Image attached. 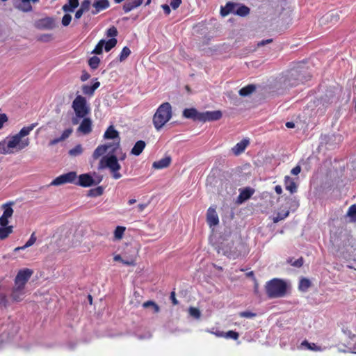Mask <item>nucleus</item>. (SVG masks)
Wrapping results in <instances>:
<instances>
[{
  "instance_id": "f257e3e1",
  "label": "nucleus",
  "mask_w": 356,
  "mask_h": 356,
  "mask_svg": "<svg viewBox=\"0 0 356 356\" xmlns=\"http://www.w3.org/2000/svg\"><path fill=\"white\" fill-rule=\"evenodd\" d=\"M310 78L311 76L305 67L298 66L286 72L282 77L281 83L287 89L303 83Z\"/></svg>"
},
{
  "instance_id": "f03ea898",
  "label": "nucleus",
  "mask_w": 356,
  "mask_h": 356,
  "mask_svg": "<svg viewBox=\"0 0 356 356\" xmlns=\"http://www.w3.org/2000/svg\"><path fill=\"white\" fill-rule=\"evenodd\" d=\"M289 288L287 283L279 278H273L267 282L265 285L266 292L269 298L284 297Z\"/></svg>"
},
{
  "instance_id": "7ed1b4c3",
  "label": "nucleus",
  "mask_w": 356,
  "mask_h": 356,
  "mask_svg": "<svg viewBox=\"0 0 356 356\" xmlns=\"http://www.w3.org/2000/svg\"><path fill=\"white\" fill-rule=\"evenodd\" d=\"M172 118V106L170 103L164 102L157 108L153 116L155 129L159 131Z\"/></svg>"
},
{
  "instance_id": "20e7f679",
  "label": "nucleus",
  "mask_w": 356,
  "mask_h": 356,
  "mask_svg": "<svg viewBox=\"0 0 356 356\" xmlns=\"http://www.w3.org/2000/svg\"><path fill=\"white\" fill-rule=\"evenodd\" d=\"M108 168L110 169L111 172L113 173V177L115 179H118L121 178L122 175L118 172V170L121 168V165L118 163V159L117 156H104L98 165V169H104Z\"/></svg>"
},
{
  "instance_id": "39448f33",
  "label": "nucleus",
  "mask_w": 356,
  "mask_h": 356,
  "mask_svg": "<svg viewBox=\"0 0 356 356\" xmlns=\"http://www.w3.org/2000/svg\"><path fill=\"white\" fill-rule=\"evenodd\" d=\"M72 107L78 117H86L90 111V108L87 104L86 99L81 96L77 95L72 102Z\"/></svg>"
},
{
  "instance_id": "423d86ee",
  "label": "nucleus",
  "mask_w": 356,
  "mask_h": 356,
  "mask_svg": "<svg viewBox=\"0 0 356 356\" xmlns=\"http://www.w3.org/2000/svg\"><path fill=\"white\" fill-rule=\"evenodd\" d=\"M77 178L76 172L71 171L65 174H63L55 178L51 183V186H60L65 184H74Z\"/></svg>"
},
{
  "instance_id": "0eeeda50",
  "label": "nucleus",
  "mask_w": 356,
  "mask_h": 356,
  "mask_svg": "<svg viewBox=\"0 0 356 356\" xmlns=\"http://www.w3.org/2000/svg\"><path fill=\"white\" fill-rule=\"evenodd\" d=\"M32 274L33 270L29 268L20 270L17 273L15 279V286H19L20 288H24L26 283L28 282Z\"/></svg>"
},
{
  "instance_id": "6e6552de",
  "label": "nucleus",
  "mask_w": 356,
  "mask_h": 356,
  "mask_svg": "<svg viewBox=\"0 0 356 356\" xmlns=\"http://www.w3.org/2000/svg\"><path fill=\"white\" fill-rule=\"evenodd\" d=\"M8 147L13 148H17L18 150L23 149L29 145V138L22 140V138L17 134L11 136L8 141Z\"/></svg>"
},
{
  "instance_id": "1a4fd4ad",
  "label": "nucleus",
  "mask_w": 356,
  "mask_h": 356,
  "mask_svg": "<svg viewBox=\"0 0 356 356\" xmlns=\"http://www.w3.org/2000/svg\"><path fill=\"white\" fill-rule=\"evenodd\" d=\"M56 26L55 19L50 17L40 19L35 22V27L40 30H52Z\"/></svg>"
},
{
  "instance_id": "9d476101",
  "label": "nucleus",
  "mask_w": 356,
  "mask_h": 356,
  "mask_svg": "<svg viewBox=\"0 0 356 356\" xmlns=\"http://www.w3.org/2000/svg\"><path fill=\"white\" fill-rule=\"evenodd\" d=\"M222 116L220 111L200 112L199 115V122H213L220 120Z\"/></svg>"
},
{
  "instance_id": "9b49d317",
  "label": "nucleus",
  "mask_w": 356,
  "mask_h": 356,
  "mask_svg": "<svg viewBox=\"0 0 356 356\" xmlns=\"http://www.w3.org/2000/svg\"><path fill=\"white\" fill-rule=\"evenodd\" d=\"M220 249L222 250L223 254L228 257L235 258L239 254L238 252L236 250V248L234 247V241L232 239L226 243H221Z\"/></svg>"
},
{
  "instance_id": "f8f14e48",
  "label": "nucleus",
  "mask_w": 356,
  "mask_h": 356,
  "mask_svg": "<svg viewBox=\"0 0 356 356\" xmlns=\"http://www.w3.org/2000/svg\"><path fill=\"white\" fill-rule=\"evenodd\" d=\"M38 1L39 0H15L14 7L24 13H29L33 10L31 2L37 3Z\"/></svg>"
},
{
  "instance_id": "ddd939ff",
  "label": "nucleus",
  "mask_w": 356,
  "mask_h": 356,
  "mask_svg": "<svg viewBox=\"0 0 356 356\" xmlns=\"http://www.w3.org/2000/svg\"><path fill=\"white\" fill-rule=\"evenodd\" d=\"M94 183L93 177L89 173H84L76 178L75 184L86 188L94 186Z\"/></svg>"
},
{
  "instance_id": "4468645a",
  "label": "nucleus",
  "mask_w": 356,
  "mask_h": 356,
  "mask_svg": "<svg viewBox=\"0 0 356 356\" xmlns=\"http://www.w3.org/2000/svg\"><path fill=\"white\" fill-rule=\"evenodd\" d=\"M207 222L210 227H215L219 223V218L216 209L212 207H209L207 210Z\"/></svg>"
},
{
  "instance_id": "2eb2a0df",
  "label": "nucleus",
  "mask_w": 356,
  "mask_h": 356,
  "mask_svg": "<svg viewBox=\"0 0 356 356\" xmlns=\"http://www.w3.org/2000/svg\"><path fill=\"white\" fill-rule=\"evenodd\" d=\"M254 190L250 187H246L240 190V193L237 197L236 202L238 204H242L244 202L249 200L251 196L254 194Z\"/></svg>"
},
{
  "instance_id": "dca6fc26",
  "label": "nucleus",
  "mask_w": 356,
  "mask_h": 356,
  "mask_svg": "<svg viewBox=\"0 0 356 356\" xmlns=\"http://www.w3.org/2000/svg\"><path fill=\"white\" fill-rule=\"evenodd\" d=\"M77 131L84 135H88L92 131V120L89 118L84 117L79 127L77 129Z\"/></svg>"
},
{
  "instance_id": "f3484780",
  "label": "nucleus",
  "mask_w": 356,
  "mask_h": 356,
  "mask_svg": "<svg viewBox=\"0 0 356 356\" xmlns=\"http://www.w3.org/2000/svg\"><path fill=\"white\" fill-rule=\"evenodd\" d=\"M340 16L339 12L337 10H332L326 13L322 18L323 22L330 23L335 24L339 21Z\"/></svg>"
},
{
  "instance_id": "a211bd4d",
  "label": "nucleus",
  "mask_w": 356,
  "mask_h": 356,
  "mask_svg": "<svg viewBox=\"0 0 356 356\" xmlns=\"http://www.w3.org/2000/svg\"><path fill=\"white\" fill-rule=\"evenodd\" d=\"M100 86V83L97 81V79L93 80V83L91 86L83 85L81 87L82 92L84 95L88 96H92L95 90H97Z\"/></svg>"
},
{
  "instance_id": "6ab92c4d",
  "label": "nucleus",
  "mask_w": 356,
  "mask_h": 356,
  "mask_svg": "<svg viewBox=\"0 0 356 356\" xmlns=\"http://www.w3.org/2000/svg\"><path fill=\"white\" fill-rule=\"evenodd\" d=\"M338 99L336 95L335 91L332 89H328L326 90L325 95L321 97V101L323 104H330Z\"/></svg>"
},
{
  "instance_id": "aec40b11",
  "label": "nucleus",
  "mask_w": 356,
  "mask_h": 356,
  "mask_svg": "<svg viewBox=\"0 0 356 356\" xmlns=\"http://www.w3.org/2000/svg\"><path fill=\"white\" fill-rule=\"evenodd\" d=\"M238 3L229 1L226 3L225 7H222L220 10V14L222 16L225 17L229 15V13H233L235 15V11L237 8Z\"/></svg>"
},
{
  "instance_id": "412c9836",
  "label": "nucleus",
  "mask_w": 356,
  "mask_h": 356,
  "mask_svg": "<svg viewBox=\"0 0 356 356\" xmlns=\"http://www.w3.org/2000/svg\"><path fill=\"white\" fill-rule=\"evenodd\" d=\"M72 131H73V129L72 128L65 129L63 132V134H61V136L60 137L56 138L50 140L49 143V146H53V145L58 144L60 142L64 141L65 140H66L67 138H68L70 137V136L72 134Z\"/></svg>"
},
{
  "instance_id": "4be33fe9",
  "label": "nucleus",
  "mask_w": 356,
  "mask_h": 356,
  "mask_svg": "<svg viewBox=\"0 0 356 356\" xmlns=\"http://www.w3.org/2000/svg\"><path fill=\"white\" fill-rule=\"evenodd\" d=\"M250 141L247 138H244L238 143L233 148L232 151L235 155H239L242 152H243L248 145Z\"/></svg>"
},
{
  "instance_id": "5701e85b",
  "label": "nucleus",
  "mask_w": 356,
  "mask_h": 356,
  "mask_svg": "<svg viewBox=\"0 0 356 356\" xmlns=\"http://www.w3.org/2000/svg\"><path fill=\"white\" fill-rule=\"evenodd\" d=\"M200 112H198L197 109L194 108H185L183 111V116L187 119H192L194 121H199V115Z\"/></svg>"
},
{
  "instance_id": "b1692460",
  "label": "nucleus",
  "mask_w": 356,
  "mask_h": 356,
  "mask_svg": "<svg viewBox=\"0 0 356 356\" xmlns=\"http://www.w3.org/2000/svg\"><path fill=\"white\" fill-rule=\"evenodd\" d=\"M109 6L110 3L108 0H98L93 3V7L95 8V10H92V14L96 15L99 11L108 8Z\"/></svg>"
},
{
  "instance_id": "393cba45",
  "label": "nucleus",
  "mask_w": 356,
  "mask_h": 356,
  "mask_svg": "<svg viewBox=\"0 0 356 356\" xmlns=\"http://www.w3.org/2000/svg\"><path fill=\"white\" fill-rule=\"evenodd\" d=\"M104 138L105 139H118V140L120 141L119 132L116 129H115L114 127L112 125L108 127V129H106L104 134Z\"/></svg>"
},
{
  "instance_id": "a878e982",
  "label": "nucleus",
  "mask_w": 356,
  "mask_h": 356,
  "mask_svg": "<svg viewBox=\"0 0 356 356\" xmlns=\"http://www.w3.org/2000/svg\"><path fill=\"white\" fill-rule=\"evenodd\" d=\"M284 186L286 189L290 191L291 194L296 193L298 188L297 184L289 175L284 177Z\"/></svg>"
},
{
  "instance_id": "bb28decb",
  "label": "nucleus",
  "mask_w": 356,
  "mask_h": 356,
  "mask_svg": "<svg viewBox=\"0 0 356 356\" xmlns=\"http://www.w3.org/2000/svg\"><path fill=\"white\" fill-rule=\"evenodd\" d=\"M171 163V157L165 156L157 161H154L152 164V168L155 169H163L170 165Z\"/></svg>"
},
{
  "instance_id": "cd10ccee",
  "label": "nucleus",
  "mask_w": 356,
  "mask_h": 356,
  "mask_svg": "<svg viewBox=\"0 0 356 356\" xmlns=\"http://www.w3.org/2000/svg\"><path fill=\"white\" fill-rule=\"evenodd\" d=\"M111 148V145L106 144L99 145L93 152L92 157L94 159H97L101 156L104 155Z\"/></svg>"
},
{
  "instance_id": "c85d7f7f",
  "label": "nucleus",
  "mask_w": 356,
  "mask_h": 356,
  "mask_svg": "<svg viewBox=\"0 0 356 356\" xmlns=\"http://www.w3.org/2000/svg\"><path fill=\"white\" fill-rule=\"evenodd\" d=\"M145 145L146 143L145 141L141 140L137 141L131 149V154L135 156H139L145 149Z\"/></svg>"
},
{
  "instance_id": "c756f323",
  "label": "nucleus",
  "mask_w": 356,
  "mask_h": 356,
  "mask_svg": "<svg viewBox=\"0 0 356 356\" xmlns=\"http://www.w3.org/2000/svg\"><path fill=\"white\" fill-rule=\"evenodd\" d=\"M24 288H20L19 286H15L14 287L11 297L12 299L15 302H19L22 300L23 296H24Z\"/></svg>"
},
{
  "instance_id": "7c9ffc66",
  "label": "nucleus",
  "mask_w": 356,
  "mask_h": 356,
  "mask_svg": "<svg viewBox=\"0 0 356 356\" xmlns=\"http://www.w3.org/2000/svg\"><path fill=\"white\" fill-rule=\"evenodd\" d=\"M256 90L254 84H249L239 90L238 94L242 97H247L251 95Z\"/></svg>"
},
{
  "instance_id": "2f4dec72",
  "label": "nucleus",
  "mask_w": 356,
  "mask_h": 356,
  "mask_svg": "<svg viewBox=\"0 0 356 356\" xmlns=\"http://www.w3.org/2000/svg\"><path fill=\"white\" fill-rule=\"evenodd\" d=\"M250 11V10L248 6L243 4L238 3L237 8L235 11V15L240 17H245L249 15Z\"/></svg>"
},
{
  "instance_id": "473e14b6",
  "label": "nucleus",
  "mask_w": 356,
  "mask_h": 356,
  "mask_svg": "<svg viewBox=\"0 0 356 356\" xmlns=\"http://www.w3.org/2000/svg\"><path fill=\"white\" fill-rule=\"evenodd\" d=\"M69 3L63 6L64 12H73L76 8L79 6V0H68Z\"/></svg>"
},
{
  "instance_id": "72a5a7b5",
  "label": "nucleus",
  "mask_w": 356,
  "mask_h": 356,
  "mask_svg": "<svg viewBox=\"0 0 356 356\" xmlns=\"http://www.w3.org/2000/svg\"><path fill=\"white\" fill-rule=\"evenodd\" d=\"M108 145H111V148L108 149L109 152L106 156H116L115 154H118L119 151H121L120 148V141L118 140L116 143H108Z\"/></svg>"
},
{
  "instance_id": "f704fd0d",
  "label": "nucleus",
  "mask_w": 356,
  "mask_h": 356,
  "mask_svg": "<svg viewBox=\"0 0 356 356\" xmlns=\"http://www.w3.org/2000/svg\"><path fill=\"white\" fill-rule=\"evenodd\" d=\"M143 307L146 309H150L154 314L159 313L160 311L159 306L152 300H148L143 304Z\"/></svg>"
},
{
  "instance_id": "c9c22d12",
  "label": "nucleus",
  "mask_w": 356,
  "mask_h": 356,
  "mask_svg": "<svg viewBox=\"0 0 356 356\" xmlns=\"http://www.w3.org/2000/svg\"><path fill=\"white\" fill-rule=\"evenodd\" d=\"M13 204H14V202H10L8 203L3 204V208L4 209V210H3V213L1 216H3L8 218L12 217L13 212H14L13 208L11 207V206Z\"/></svg>"
},
{
  "instance_id": "e433bc0d",
  "label": "nucleus",
  "mask_w": 356,
  "mask_h": 356,
  "mask_svg": "<svg viewBox=\"0 0 356 356\" xmlns=\"http://www.w3.org/2000/svg\"><path fill=\"white\" fill-rule=\"evenodd\" d=\"M38 123H33L27 127H24L17 134L22 138L28 136L30 132L37 126Z\"/></svg>"
},
{
  "instance_id": "4c0bfd02",
  "label": "nucleus",
  "mask_w": 356,
  "mask_h": 356,
  "mask_svg": "<svg viewBox=\"0 0 356 356\" xmlns=\"http://www.w3.org/2000/svg\"><path fill=\"white\" fill-rule=\"evenodd\" d=\"M312 283L307 278H302L299 283V290L301 291H306L311 286Z\"/></svg>"
},
{
  "instance_id": "58836bf2",
  "label": "nucleus",
  "mask_w": 356,
  "mask_h": 356,
  "mask_svg": "<svg viewBox=\"0 0 356 356\" xmlns=\"http://www.w3.org/2000/svg\"><path fill=\"white\" fill-rule=\"evenodd\" d=\"M104 188L102 186H97L92 188L88 191V196L89 197H98L103 194Z\"/></svg>"
},
{
  "instance_id": "ea45409f",
  "label": "nucleus",
  "mask_w": 356,
  "mask_h": 356,
  "mask_svg": "<svg viewBox=\"0 0 356 356\" xmlns=\"http://www.w3.org/2000/svg\"><path fill=\"white\" fill-rule=\"evenodd\" d=\"M83 147L81 144L76 145L74 147L69 150V155L71 156H77L83 153Z\"/></svg>"
},
{
  "instance_id": "a19ab883",
  "label": "nucleus",
  "mask_w": 356,
  "mask_h": 356,
  "mask_svg": "<svg viewBox=\"0 0 356 356\" xmlns=\"http://www.w3.org/2000/svg\"><path fill=\"white\" fill-rule=\"evenodd\" d=\"M11 147H8V143L6 142V140H2L0 142V154H8L13 153L11 150Z\"/></svg>"
},
{
  "instance_id": "79ce46f5",
  "label": "nucleus",
  "mask_w": 356,
  "mask_h": 356,
  "mask_svg": "<svg viewBox=\"0 0 356 356\" xmlns=\"http://www.w3.org/2000/svg\"><path fill=\"white\" fill-rule=\"evenodd\" d=\"M117 42H118L117 39H115L114 38H111L107 41L105 40V43H104V48L105 51L108 52L110 50H111L113 47H115V45L117 44Z\"/></svg>"
},
{
  "instance_id": "37998d69",
  "label": "nucleus",
  "mask_w": 356,
  "mask_h": 356,
  "mask_svg": "<svg viewBox=\"0 0 356 356\" xmlns=\"http://www.w3.org/2000/svg\"><path fill=\"white\" fill-rule=\"evenodd\" d=\"M100 63V59L97 56H94L88 60V65L90 67L92 70H96L98 68Z\"/></svg>"
},
{
  "instance_id": "c03bdc74",
  "label": "nucleus",
  "mask_w": 356,
  "mask_h": 356,
  "mask_svg": "<svg viewBox=\"0 0 356 356\" xmlns=\"http://www.w3.org/2000/svg\"><path fill=\"white\" fill-rule=\"evenodd\" d=\"M104 43H105V40L102 39L99 40V42L97 44L95 49L92 50V54H102L103 52Z\"/></svg>"
},
{
  "instance_id": "a18cd8bd",
  "label": "nucleus",
  "mask_w": 356,
  "mask_h": 356,
  "mask_svg": "<svg viewBox=\"0 0 356 356\" xmlns=\"http://www.w3.org/2000/svg\"><path fill=\"white\" fill-rule=\"evenodd\" d=\"M130 54L131 50L129 49V48L127 47H124L119 56V60L120 62L125 60Z\"/></svg>"
},
{
  "instance_id": "49530a36",
  "label": "nucleus",
  "mask_w": 356,
  "mask_h": 356,
  "mask_svg": "<svg viewBox=\"0 0 356 356\" xmlns=\"http://www.w3.org/2000/svg\"><path fill=\"white\" fill-rule=\"evenodd\" d=\"M124 231H125V227H121V226H118L114 232L115 238L117 239H121Z\"/></svg>"
},
{
  "instance_id": "de8ad7c7",
  "label": "nucleus",
  "mask_w": 356,
  "mask_h": 356,
  "mask_svg": "<svg viewBox=\"0 0 356 356\" xmlns=\"http://www.w3.org/2000/svg\"><path fill=\"white\" fill-rule=\"evenodd\" d=\"M138 6L135 4L134 1L133 2H126L123 5V10L125 13H129L133 9L137 8Z\"/></svg>"
},
{
  "instance_id": "09e8293b",
  "label": "nucleus",
  "mask_w": 356,
  "mask_h": 356,
  "mask_svg": "<svg viewBox=\"0 0 356 356\" xmlns=\"http://www.w3.org/2000/svg\"><path fill=\"white\" fill-rule=\"evenodd\" d=\"M347 216L352 218L354 220H356V204H353L349 207Z\"/></svg>"
},
{
  "instance_id": "8fccbe9b",
  "label": "nucleus",
  "mask_w": 356,
  "mask_h": 356,
  "mask_svg": "<svg viewBox=\"0 0 356 356\" xmlns=\"http://www.w3.org/2000/svg\"><path fill=\"white\" fill-rule=\"evenodd\" d=\"M189 314L191 316L194 317L195 318H200L201 316L200 311L198 309L193 307H191L189 308Z\"/></svg>"
},
{
  "instance_id": "3c124183",
  "label": "nucleus",
  "mask_w": 356,
  "mask_h": 356,
  "mask_svg": "<svg viewBox=\"0 0 356 356\" xmlns=\"http://www.w3.org/2000/svg\"><path fill=\"white\" fill-rule=\"evenodd\" d=\"M118 30L117 29L113 26L111 27H110L107 31H106V36L108 37V38H113V37H115L118 35Z\"/></svg>"
},
{
  "instance_id": "603ef678",
  "label": "nucleus",
  "mask_w": 356,
  "mask_h": 356,
  "mask_svg": "<svg viewBox=\"0 0 356 356\" xmlns=\"http://www.w3.org/2000/svg\"><path fill=\"white\" fill-rule=\"evenodd\" d=\"M239 316L243 318H251L257 316L256 313H253L250 311H244L239 313Z\"/></svg>"
},
{
  "instance_id": "864d4df0",
  "label": "nucleus",
  "mask_w": 356,
  "mask_h": 356,
  "mask_svg": "<svg viewBox=\"0 0 356 356\" xmlns=\"http://www.w3.org/2000/svg\"><path fill=\"white\" fill-rule=\"evenodd\" d=\"M71 20H72V16L68 13L65 14L62 18L63 26H68L70 24Z\"/></svg>"
},
{
  "instance_id": "5fc2aeb1",
  "label": "nucleus",
  "mask_w": 356,
  "mask_h": 356,
  "mask_svg": "<svg viewBox=\"0 0 356 356\" xmlns=\"http://www.w3.org/2000/svg\"><path fill=\"white\" fill-rule=\"evenodd\" d=\"M225 337H227V338H231V339H233L234 340H236V339H238L239 334H238V332H236L235 331L229 330L227 332H226Z\"/></svg>"
},
{
  "instance_id": "6e6d98bb",
  "label": "nucleus",
  "mask_w": 356,
  "mask_h": 356,
  "mask_svg": "<svg viewBox=\"0 0 356 356\" xmlns=\"http://www.w3.org/2000/svg\"><path fill=\"white\" fill-rule=\"evenodd\" d=\"M289 263H291V264L294 266V267H296V268H300L301 267L302 265H303V259L302 257H300L298 259H296V261H294L293 262H292V259H289L288 261Z\"/></svg>"
},
{
  "instance_id": "4d7b16f0",
  "label": "nucleus",
  "mask_w": 356,
  "mask_h": 356,
  "mask_svg": "<svg viewBox=\"0 0 356 356\" xmlns=\"http://www.w3.org/2000/svg\"><path fill=\"white\" fill-rule=\"evenodd\" d=\"M289 214V211H286L284 213H279L276 217L274 218V222H277L278 221L284 219Z\"/></svg>"
},
{
  "instance_id": "13d9d810",
  "label": "nucleus",
  "mask_w": 356,
  "mask_h": 356,
  "mask_svg": "<svg viewBox=\"0 0 356 356\" xmlns=\"http://www.w3.org/2000/svg\"><path fill=\"white\" fill-rule=\"evenodd\" d=\"M90 6V0H84L82 1L81 4L80 9H81L83 11L86 12L89 10Z\"/></svg>"
},
{
  "instance_id": "bf43d9fd",
  "label": "nucleus",
  "mask_w": 356,
  "mask_h": 356,
  "mask_svg": "<svg viewBox=\"0 0 356 356\" xmlns=\"http://www.w3.org/2000/svg\"><path fill=\"white\" fill-rule=\"evenodd\" d=\"M8 302L6 296L3 294L0 293V307H7Z\"/></svg>"
},
{
  "instance_id": "052dcab7",
  "label": "nucleus",
  "mask_w": 356,
  "mask_h": 356,
  "mask_svg": "<svg viewBox=\"0 0 356 356\" xmlns=\"http://www.w3.org/2000/svg\"><path fill=\"white\" fill-rule=\"evenodd\" d=\"M35 241H36V236L35 235V233L33 232L31 235L30 238L25 243V247L29 248V247L33 245L35 243Z\"/></svg>"
},
{
  "instance_id": "680f3d73",
  "label": "nucleus",
  "mask_w": 356,
  "mask_h": 356,
  "mask_svg": "<svg viewBox=\"0 0 356 356\" xmlns=\"http://www.w3.org/2000/svg\"><path fill=\"white\" fill-rule=\"evenodd\" d=\"M92 177H93V180L95 182L94 186L99 184L102 181V179H103V177L102 175H99L97 174L96 172L93 173Z\"/></svg>"
},
{
  "instance_id": "e2e57ef3",
  "label": "nucleus",
  "mask_w": 356,
  "mask_h": 356,
  "mask_svg": "<svg viewBox=\"0 0 356 356\" xmlns=\"http://www.w3.org/2000/svg\"><path fill=\"white\" fill-rule=\"evenodd\" d=\"M290 201H291L290 207H289L290 209L293 208V209H296V208L298 207L299 202L296 199V197H293V198H291Z\"/></svg>"
},
{
  "instance_id": "0e129e2a",
  "label": "nucleus",
  "mask_w": 356,
  "mask_h": 356,
  "mask_svg": "<svg viewBox=\"0 0 356 356\" xmlns=\"http://www.w3.org/2000/svg\"><path fill=\"white\" fill-rule=\"evenodd\" d=\"M8 118L6 114L0 113V129L3 127V124L8 121Z\"/></svg>"
},
{
  "instance_id": "69168bd1",
  "label": "nucleus",
  "mask_w": 356,
  "mask_h": 356,
  "mask_svg": "<svg viewBox=\"0 0 356 356\" xmlns=\"http://www.w3.org/2000/svg\"><path fill=\"white\" fill-rule=\"evenodd\" d=\"M8 218H6L3 216H1L0 217V226L1 227H4L7 225H8V223H9V220H8Z\"/></svg>"
},
{
  "instance_id": "338daca9",
  "label": "nucleus",
  "mask_w": 356,
  "mask_h": 356,
  "mask_svg": "<svg viewBox=\"0 0 356 356\" xmlns=\"http://www.w3.org/2000/svg\"><path fill=\"white\" fill-rule=\"evenodd\" d=\"M8 234L7 233L6 230L4 227H0V239L4 240L6 238L8 237Z\"/></svg>"
},
{
  "instance_id": "774afa93",
  "label": "nucleus",
  "mask_w": 356,
  "mask_h": 356,
  "mask_svg": "<svg viewBox=\"0 0 356 356\" xmlns=\"http://www.w3.org/2000/svg\"><path fill=\"white\" fill-rule=\"evenodd\" d=\"M181 3V0H172L170 2V6L172 9L175 10L178 8Z\"/></svg>"
}]
</instances>
